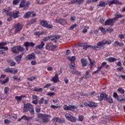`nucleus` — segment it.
I'll return each mask as SVG.
<instances>
[{"label":"nucleus","mask_w":125,"mask_h":125,"mask_svg":"<svg viewBox=\"0 0 125 125\" xmlns=\"http://www.w3.org/2000/svg\"><path fill=\"white\" fill-rule=\"evenodd\" d=\"M99 30H100V31H101L103 35H106V33H107V29H105L104 28H103V27H100L99 28Z\"/></svg>","instance_id":"nucleus-32"},{"label":"nucleus","mask_w":125,"mask_h":125,"mask_svg":"<svg viewBox=\"0 0 125 125\" xmlns=\"http://www.w3.org/2000/svg\"><path fill=\"white\" fill-rule=\"evenodd\" d=\"M76 107L74 105H63V109L64 110H65V111H68V110H70L72 111L73 110H75Z\"/></svg>","instance_id":"nucleus-15"},{"label":"nucleus","mask_w":125,"mask_h":125,"mask_svg":"<svg viewBox=\"0 0 125 125\" xmlns=\"http://www.w3.org/2000/svg\"><path fill=\"white\" fill-rule=\"evenodd\" d=\"M56 23H58L60 25H66L67 21L65 20H63L60 18H57L55 20Z\"/></svg>","instance_id":"nucleus-10"},{"label":"nucleus","mask_w":125,"mask_h":125,"mask_svg":"<svg viewBox=\"0 0 125 125\" xmlns=\"http://www.w3.org/2000/svg\"><path fill=\"white\" fill-rule=\"evenodd\" d=\"M7 43L6 42H0V49H2L3 46L6 45Z\"/></svg>","instance_id":"nucleus-40"},{"label":"nucleus","mask_w":125,"mask_h":125,"mask_svg":"<svg viewBox=\"0 0 125 125\" xmlns=\"http://www.w3.org/2000/svg\"><path fill=\"white\" fill-rule=\"evenodd\" d=\"M41 35H43V31H38L34 33V36H37V37H41Z\"/></svg>","instance_id":"nucleus-36"},{"label":"nucleus","mask_w":125,"mask_h":125,"mask_svg":"<svg viewBox=\"0 0 125 125\" xmlns=\"http://www.w3.org/2000/svg\"><path fill=\"white\" fill-rule=\"evenodd\" d=\"M115 22V21L113 19H108L104 22V26H113Z\"/></svg>","instance_id":"nucleus-9"},{"label":"nucleus","mask_w":125,"mask_h":125,"mask_svg":"<svg viewBox=\"0 0 125 125\" xmlns=\"http://www.w3.org/2000/svg\"><path fill=\"white\" fill-rule=\"evenodd\" d=\"M75 19H76V17H75V16H71L70 17V21H71V22L75 21Z\"/></svg>","instance_id":"nucleus-60"},{"label":"nucleus","mask_w":125,"mask_h":125,"mask_svg":"<svg viewBox=\"0 0 125 125\" xmlns=\"http://www.w3.org/2000/svg\"><path fill=\"white\" fill-rule=\"evenodd\" d=\"M106 3L105 2L102 1H100V3L97 5V6H104L105 7L106 6Z\"/></svg>","instance_id":"nucleus-41"},{"label":"nucleus","mask_w":125,"mask_h":125,"mask_svg":"<svg viewBox=\"0 0 125 125\" xmlns=\"http://www.w3.org/2000/svg\"><path fill=\"white\" fill-rule=\"evenodd\" d=\"M31 15H32V13H31V12H27L23 16V18H25V19L29 18V17H30Z\"/></svg>","instance_id":"nucleus-37"},{"label":"nucleus","mask_w":125,"mask_h":125,"mask_svg":"<svg viewBox=\"0 0 125 125\" xmlns=\"http://www.w3.org/2000/svg\"><path fill=\"white\" fill-rule=\"evenodd\" d=\"M34 59H36V55L33 53L25 57V60L27 61L34 60Z\"/></svg>","instance_id":"nucleus-16"},{"label":"nucleus","mask_w":125,"mask_h":125,"mask_svg":"<svg viewBox=\"0 0 125 125\" xmlns=\"http://www.w3.org/2000/svg\"><path fill=\"white\" fill-rule=\"evenodd\" d=\"M83 49L84 50H86L88 47H90V48H92L94 50H98V49L97 48V46H92L91 45H83Z\"/></svg>","instance_id":"nucleus-13"},{"label":"nucleus","mask_w":125,"mask_h":125,"mask_svg":"<svg viewBox=\"0 0 125 125\" xmlns=\"http://www.w3.org/2000/svg\"><path fill=\"white\" fill-rule=\"evenodd\" d=\"M49 40H50V37L48 36V37H44V39L42 40V41L43 42H47V41Z\"/></svg>","instance_id":"nucleus-56"},{"label":"nucleus","mask_w":125,"mask_h":125,"mask_svg":"<svg viewBox=\"0 0 125 125\" xmlns=\"http://www.w3.org/2000/svg\"><path fill=\"white\" fill-rule=\"evenodd\" d=\"M112 45L115 47L117 46V45L118 46H123L124 45V43L120 42L118 41H115Z\"/></svg>","instance_id":"nucleus-23"},{"label":"nucleus","mask_w":125,"mask_h":125,"mask_svg":"<svg viewBox=\"0 0 125 125\" xmlns=\"http://www.w3.org/2000/svg\"><path fill=\"white\" fill-rule=\"evenodd\" d=\"M109 64H107V62H103L100 66H99V68L101 69L104 68V69H108L109 68Z\"/></svg>","instance_id":"nucleus-17"},{"label":"nucleus","mask_w":125,"mask_h":125,"mask_svg":"<svg viewBox=\"0 0 125 125\" xmlns=\"http://www.w3.org/2000/svg\"><path fill=\"white\" fill-rule=\"evenodd\" d=\"M9 92V88H8V87H5L4 89V92L5 94H8Z\"/></svg>","instance_id":"nucleus-46"},{"label":"nucleus","mask_w":125,"mask_h":125,"mask_svg":"<svg viewBox=\"0 0 125 125\" xmlns=\"http://www.w3.org/2000/svg\"><path fill=\"white\" fill-rule=\"evenodd\" d=\"M65 117L67 121L71 123H76L77 122V118L69 113L65 114Z\"/></svg>","instance_id":"nucleus-7"},{"label":"nucleus","mask_w":125,"mask_h":125,"mask_svg":"<svg viewBox=\"0 0 125 125\" xmlns=\"http://www.w3.org/2000/svg\"><path fill=\"white\" fill-rule=\"evenodd\" d=\"M107 94L104 93H102L100 94V96L98 97V100L99 101H103V100H106V99L107 98Z\"/></svg>","instance_id":"nucleus-14"},{"label":"nucleus","mask_w":125,"mask_h":125,"mask_svg":"<svg viewBox=\"0 0 125 125\" xmlns=\"http://www.w3.org/2000/svg\"><path fill=\"white\" fill-rule=\"evenodd\" d=\"M122 17H125V15H122L121 14H116L115 15V17L113 19V20H114L115 22H116V20L119 19V18H122Z\"/></svg>","instance_id":"nucleus-29"},{"label":"nucleus","mask_w":125,"mask_h":125,"mask_svg":"<svg viewBox=\"0 0 125 125\" xmlns=\"http://www.w3.org/2000/svg\"><path fill=\"white\" fill-rule=\"evenodd\" d=\"M88 60L90 62V64H89V66H90V69H92V68H93V67L94 66V61H93L92 62V61L91 60L90 58H89V57H88Z\"/></svg>","instance_id":"nucleus-31"},{"label":"nucleus","mask_w":125,"mask_h":125,"mask_svg":"<svg viewBox=\"0 0 125 125\" xmlns=\"http://www.w3.org/2000/svg\"><path fill=\"white\" fill-rule=\"evenodd\" d=\"M23 97H26V96L25 95H21V96H16L15 98L18 102H20V101L22 100V98H23Z\"/></svg>","instance_id":"nucleus-24"},{"label":"nucleus","mask_w":125,"mask_h":125,"mask_svg":"<svg viewBox=\"0 0 125 125\" xmlns=\"http://www.w3.org/2000/svg\"><path fill=\"white\" fill-rule=\"evenodd\" d=\"M81 62L83 67H85V66L87 65V62H86V60H85L84 59H82L81 60Z\"/></svg>","instance_id":"nucleus-28"},{"label":"nucleus","mask_w":125,"mask_h":125,"mask_svg":"<svg viewBox=\"0 0 125 125\" xmlns=\"http://www.w3.org/2000/svg\"><path fill=\"white\" fill-rule=\"evenodd\" d=\"M77 0H71V1L69 2V4H73L74 3H77Z\"/></svg>","instance_id":"nucleus-61"},{"label":"nucleus","mask_w":125,"mask_h":125,"mask_svg":"<svg viewBox=\"0 0 125 125\" xmlns=\"http://www.w3.org/2000/svg\"><path fill=\"white\" fill-rule=\"evenodd\" d=\"M105 100L107 102L110 104H112L113 103V102H114V101L113 100V98H112V97H108V96L106 97Z\"/></svg>","instance_id":"nucleus-27"},{"label":"nucleus","mask_w":125,"mask_h":125,"mask_svg":"<svg viewBox=\"0 0 125 125\" xmlns=\"http://www.w3.org/2000/svg\"><path fill=\"white\" fill-rule=\"evenodd\" d=\"M23 55H24V53H21L20 55H18V56L15 57V60L17 62H20V61H21V59H22V57H23Z\"/></svg>","instance_id":"nucleus-22"},{"label":"nucleus","mask_w":125,"mask_h":125,"mask_svg":"<svg viewBox=\"0 0 125 125\" xmlns=\"http://www.w3.org/2000/svg\"><path fill=\"white\" fill-rule=\"evenodd\" d=\"M118 92H120V93H121V94H124V93H125V90H124L122 88H119L118 89Z\"/></svg>","instance_id":"nucleus-52"},{"label":"nucleus","mask_w":125,"mask_h":125,"mask_svg":"<svg viewBox=\"0 0 125 125\" xmlns=\"http://www.w3.org/2000/svg\"><path fill=\"white\" fill-rule=\"evenodd\" d=\"M35 44L33 43V42H25L24 44V46L25 47H29V46H30V47H34L35 46Z\"/></svg>","instance_id":"nucleus-19"},{"label":"nucleus","mask_w":125,"mask_h":125,"mask_svg":"<svg viewBox=\"0 0 125 125\" xmlns=\"http://www.w3.org/2000/svg\"><path fill=\"white\" fill-rule=\"evenodd\" d=\"M7 62H8V63H10V66H11L12 67L13 66H15V65H16V62H13V61H12L10 59L8 60Z\"/></svg>","instance_id":"nucleus-33"},{"label":"nucleus","mask_w":125,"mask_h":125,"mask_svg":"<svg viewBox=\"0 0 125 125\" xmlns=\"http://www.w3.org/2000/svg\"><path fill=\"white\" fill-rule=\"evenodd\" d=\"M20 2V0H13V4L14 5H17V4H18Z\"/></svg>","instance_id":"nucleus-50"},{"label":"nucleus","mask_w":125,"mask_h":125,"mask_svg":"<svg viewBox=\"0 0 125 125\" xmlns=\"http://www.w3.org/2000/svg\"><path fill=\"white\" fill-rule=\"evenodd\" d=\"M9 81V79H6L4 81H1L0 80V83H2V84H4V83H8V81Z\"/></svg>","instance_id":"nucleus-47"},{"label":"nucleus","mask_w":125,"mask_h":125,"mask_svg":"<svg viewBox=\"0 0 125 125\" xmlns=\"http://www.w3.org/2000/svg\"><path fill=\"white\" fill-rule=\"evenodd\" d=\"M113 31H114V29L111 27L106 29V32H108V33H112Z\"/></svg>","instance_id":"nucleus-55"},{"label":"nucleus","mask_w":125,"mask_h":125,"mask_svg":"<svg viewBox=\"0 0 125 125\" xmlns=\"http://www.w3.org/2000/svg\"><path fill=\"white\" fill-rule=\"evenodd\" d=\"M5 73H10L11 74H16L18 72V70H15L14 68H10L9 67L4 69Z\"/></svg>","instance_id":"nucleus-11"},{"label":"nucleus","mask_w":125,"mask_h":125,"mask_svg":"<svg viewBox=\"0 0 125 125\" xmlns=\"http://www.w3.org/2000/svg\"><path fill=\"white\" fill-rule=\"evenodd\" d=\"M50 107L52 109H54V110H55V109H57L58 108H60V106L59 105L56 106L53 104L51 105Z\"/></svg>","instance_id":"nucleus-53"},{"label":"nucleus","mask_w":125,"mask_h":125,"mask_svg":"<svg viewBox=\"0 0 125 125\" xmlns=\"http://www.w3.org/2000/svg\"><path fill=\"white\" fill-rule=\"evenodd\" d=\"M107 4L110 6L112 4H122V2L119 0H112L111 1H107Z\"/></svg>","instance_id":"nucleus-12"},{"label":"nucleus","mask_w":125,"mask_h":125,"mask_svg":"<svg viewBox=\"0 0 125 125\" xmlns=\"http://www.w3.org/2000/svg\"><path fill=\"white\" fill-rule=\"evenodd\" d=\"M112 43V41L108 40L106 41V40H104L103 41L99 42L97 43V47L98 50H99V48H101L103 45L104 44H111Z\"/></svg>","instance_id":"nucleus-3"},{"label":"nucleus","mask_w":125,"mask_h":125,"mask_svg":"<svg viewBox=\"0 0 125 125\" xmlns=\"http://www.w3.org/2000/svg\"><path fill=\"white\" fill-rule=\"evenodd\" d=\"M69 67L70 69H72L74 70L75 67H76V64L75 63V62H71L69 64Z\"/></svg>","instance_id":"nucleus-30"},{"label":"nucleus","mask_w":125,"mask_h":125,"mask_svg":"<svg viewBox=\"0 0 125 125\" xmlns=\"http://www.w3.org/2000/svg\"><path fill=\"white\" fill-rule=\"evenodd\" d=\"M113 97H114V98H119V96L117 93L114 92L113 93Z\"/></svg>","instance_id":"nucleus-64"},{"label":"nucleus","mask_w":125,"mask_h":125,"mask_svg":"<svg viewBox=\"0 0 125 125\" xmlns=\"http://www.w3.org/2000/svg\"><path fill=\"white\" fill-rule=\"evenodd\" d=\"M27 5H30V2H25V0H22L20 4V7H24V6H27Z\"/></svg>","instance_id":"nucleus-18"},{"label":"nucleus","mask_w":125,"mask_h":125,"mask_svg":"<svg viewBox=\"0 0 125 125\" xmlns=\"http://www.w3.org/2000/svg\"><path fill=\"white\" fill-rule=\"evenodd\" d=\"M36 2L38 4H42V3H44L45 2V0H37Z\"/></svg>","instance_id":"nucleus-45"},{"label":"nucleus","mask_w":125,"mask_h":125,"mask_svg":"<svg viewBox=\"0 0 125 125\" xmlns=\"http://www.w3.org/2000/svg\"><path fill=\"white\" fill-rule=\"evenodd\" d=\"M52 121H53V122H55L56 123H57V122H59V117H55L52 119Z\"/></svg>","instance_id":"nucleus-58"},{"label":"nucleus","mask_w":125,"mask_h":125,"mask_svg":"<svg viewBox=\"0 0 125 125\" xmlns=\"http://www.w3.org/2000/svg\"><path fill=\"white\" fill-rule=\"evenodd\" d=\"M34 118V116L32 117H28L27 116L24 115L21 117V119L22 120H25V121H30V120H32Z\"/></svg>","instance_id":"nucleus-26"},{"label":"nucleus","mask_w":125,"mask_h":125,"mask_svg":"<svg viewBox=\"0 0 125 125\" xmlns=\"http://www.w3.org/2000/svg\"><path fill=\"white\" fill-rule=\"evenodd\" d=\"M97 106V104H96L92 102H90L89 107H93L94 108H95Z\"/></svg>","instance_id":"nucleus-42"},{"label":"nucleus","mask_w":125,"mask_h":125,"mask_svg":"<svg viewBox=\"0 0 125 125\" xmlns=\"http://www.w3.org/2000/svg\"><path fill=\"white\" fill-rule=\"evenodd\" d=\"M38 118L42 120V123H48L49 122V118H51V116L46 114H39Z\"/></svg>","instance_id":"nucleus-2"},{"label":"nucleus","mask_w":125,"mask_h":125,"mask_svg":"<svg viewBox=\"0 0 125 125\" xmlns=\"http://www.w3.org/2000/svg\"><path fill=\"white\" fill-rule=\"evenodd\" d=\"M100 71H101V69L99 67H98L97 70L94 71L92 73V75H94L95 74H98V73H99V72H100Z\"/></svg>","instance_id":"nucleus-48"},{"label":"nucleus","mask_w":125,"mask_h":125,"mask_svg":"<svg viewBox=\"0 0 125 125\" xmlns=\"http://www.w3.org/2000/svg\"><path fill=\"white\" fill-rule=\"evenodd\" d=\"M68 60L70 61V62H75L76 61V56H72L71 57H67Z\"/></svg>","instance_id":"nucleus-35"},{"label":"nucleus","mask_w":125,"mask_h":125,"mask_svg":"<svg viewBox=\"0 0 125 125\" xmlns=\"http://www.w3.org/2000/svg\"><path fill=\"white\" fill-rule=\"evenodd\" d=\"M77 3L79 4H82L83 1H84V0H77Z\"/></svg>","instance_id":"nucleus-62"},{"label":"nucleus","mask_w":125,"mask_h":125,"mask_svg":"<svg viewBox=\"0 0 125 125\" xmlns=\"http://www.w3.org/2000/svg\"><path fill=\"white\" fill-rule=\"evenodd\" d=\"M105 20H104V19H100V22L101 23V24H103V25H104L105 24Z\"/></svg>","instance_id":"nucleus-59"},{"label":"nucleus","mask_w":125,"mask_h":125,"mask_svg":"<svg viewBox=\"0 0 125 125\" xmlns=\"http://www.w3.org/2000/svg\"><path fill=\"white\" fill-rule=\"evenodd\" d=\"M108 62H110V63H112L113 62H115V61H117V59L113 57L108 58L107 59Z\"/></svg>","instance_id":"nucleus-34"},{"label":"nucleus","mask_w":125,"mask_h":125,"mask_svg":"<svg viewBox=\"0 0 125 125\" xmlns=\"http://www.w3.org/2000/svg\"><path fill=\"white\" fill-rule=\"evenodd\" d=\"M42 88H35L34 89V91H36V92H42Z\"/></svg>","instance_id":"nucleus-44"},{"label":"nucleus","mask_w":125,"mask_h":125,"mask_svg":"<svg viewBox=\"0 0 125 125\" xmlns=\"http://www.w3.org/2000/svg\"><path fill=\"white\" fill-rule=\"evenodd\" d=\"M43 103L44 105H46L48 103V100H44V98H42L39 101V104H43Z\"/></svg>","instance_id":"nucleus-21"},{"label":"nucleus","mask_w":125,"mask_h":125,"mask_svg":"<svg viewBox=\"0 0 125 125\" xmlns=\"http://www.w3.org/2000/svg\"><path fill=\"white\" fill-rule=\"evenodd\" d=\"M11 50L13 53L17 54L20 52H22V51H24V48L20 46H16L11 48Z\"/></svg>","instance_id":"nucleus-5"},{"label":"nucleus","mask_w":125,"mask_h":125,"mask_svg":"<svg viewBox=\"0 0 125 125\" xmlns=\"http://www.w3.org/2000/svg\"><path fill=\"white\" fill-rule=\"evenodd\" d=\"M65 122V119H64L63 118H59V123H60V124H62L63 123Z\"/></svg>","instance_id":"nucleus-57"},{"label":"nucleus","mask_w":125,"mask_h":125,"mask_svg":"<svg viewBox=\"0 0 125 125\" xmlns=\"http://www.w3.org/2000/svg\"><path fill=\"white\" fill-rule=\"evenodd\" d=\"M19 11H17L15 13H13V17L14 19H16V18H18L19 17Z\"/></svg>","instance_id":"nucleus-38"},{"label":"nucleus","mask_w":125,"mask_h":125,"mask_svg":"<svg viewBox=\"0 0 125 125\" xmlns=\"http://www.w3.org/2000/svg\"><path fill=\"white\" fill-rule=\"evenodd\" d=\"M89 70L86 71L85 79H87V78H90V74H89Z\"/></svg>","instance_id":"nucleus-49"},{"label":"nucleus","mask_w":125,"mask_h":125,"mask_svg":"<svg viewBox=\"0 0 125 125\" xmlns=\"http://www.w3.org/2000/svg\"><path fill=\"white\" fill-rule=\"evenodd\" d=\"M51 81V82H53L54 83H59V79H52Z\"/></svg>","instance_id":"nucleus-54"},{"label":"nucleus","mask_w":125,"mask_h":125,"mask_svg":"<svg viewBox=\"0 0 125 125\" xmlns=\"http://www.w3.org/2000/svg\"><path fill=\"white\" fill-rule=\"evenodd\" d=\"M90 104V102H85L84 103V105L85 106H88L89 107V104Z\"/></svg>","instance_id":"nucleus-63"},{"label":"nucleus","mask_w":125,"mask_h":125,"mask_svg":"<svg viewBox=\"0 0 125 125\" xmlns=\"http://www.w3.org/2000/svg\"><path fill=\"white\" fill-rule=\"evenodd\" d=\"M45 45V44L44 43V42H43V41H42L41 42V44L37 45L36 46V49H42V48H43V46H44Z\"/></svg>","instance_id":"nucleus-20"},{"label":"nucleus","mask_w":125,"mask_h":125,"mask_svg":"<svg viewBox=\"0 0 125 125\" xmlns=\"http://www.w3.org/2000/svg\"><path fill=\"white\" fill-rule=\"evenodd\" d=\"M40 24L41 26L44 28H46V29H52V28H53V25L51 24H48V22H47V21H41Z\"/></svg>","instance_id":"nucleus-6"},{"label":"nucleus","mask_w":125,"mask_h":125,"mask_svg":"<svg viewBox=\"0 0 125 125\" xmlns=\"http://www.w3.org/2000/svg\"><path fill=\"white\" fill-rule=\"evenodd\" d=\"M88 29H89V27L87 26H85L84 27V28L83 29V30H82V33H83V34H85V33H87V30H88Z\"/></svg>","instance_id":"nucleus-43"},{"label":"nucleus","mask_w":125,"mask_h":125,"mask_svg":"<svg viewBox=\"0 0 125 125\" xmlns=\"http://www.w3.org/2000/svg\"><path fill=\"white\" fill-rule=\"evenodd\" d=\"M84 119V117L83 115H79L78 116V119L77 121L79 122H83Z\"/></svg>","instance_id":"nucleus-39"},{"label":"nucleus","mask_w":125,"mask_h":125,"mask_svg":"<svg viewBox=\"0 0 125 125\" xmlns=\"http://www.w3.org/2000/svg\"><path fill=\"white\" fill-rule=\"evenodd\" d=\"M77 26H78V25H77V24H73L72 25H71V26L69 28V30H73V29H75V28H76V27H77Z\"/></svg>","instance_id":"nucleus-51"},{"label":"nucleus","mask_w":125,"mask_h":125,"mask_svg":"<svg viewBox=\"0 0 125 125\" xmlns=\"http://www.w3.org/2000/svg\"><path fill=\"white\" fill-rule=\"evenodd\" d=\"M14 28H16L15 30V34H18L21 32L22 28H23V24L18 23L16 24H15L14 26Z\"/></svg>","instance_id":"nucleus-8"},{"label":"nucleus","mask_w":125,"mask_h":125,"mask_svg":"<svg viewBox=\"0 0 125 125\" xmlns=\"http://www.w3.org/2000/svg\"><path fill=\"white\" fill-rule=\"evenodd\" d=\"M45 49L51 51H54V50H57V45H54L51 42H48L46 44Z\"/></svg>","instance_id":"nucleus-4"},{"label":"nucleus","mask_w":125,"mask_h":125,"mask_svg":"<svg viewBox=\"0 0 125 125\" xmlns=\"http://www.w3.org/2000/svg\"><path fill=\"white\" fill-rule=\"evenodd\" d=\"M27 111H29L31 114V115H34L35 113V110H34V107L33 105L30 103H27L24 105L23 107V112H27Z\"/></svg>","instance_id":"nucleus-1"},{"label":"nucleus","mask_w":125,"mask_h":125,"mask_svg":"<svg viewBox=\"0 0 125 125\" xmlns=\"http://www.w3.org/2000/svg\"><path fill=\"white\" fill-rule=\"evenodd\" d=\"M36 22H37V19H31L27 21V25H32V24H34Z\"/></svg>","instance_id":"nucleus-25"}]
</instances>
